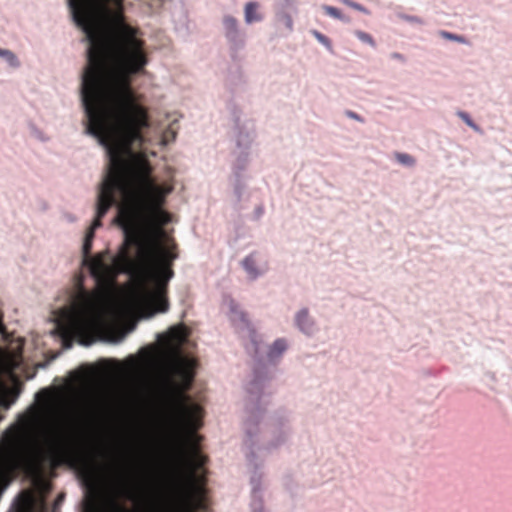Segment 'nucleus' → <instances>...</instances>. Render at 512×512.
<instances>
[{
    "mask_svg": "<svg viewBox=\"0 0 512 512\" xmlns=\"http://www.w3.org/2000/svg\"><path fill=\"white\" fill-rule=\"evenodd\" d=\"M89 41L88 68L83 76L82 97L88 116V133L95 136L109 156V169L98 196L96 219L89 231L100 226L114 202V190L122 193L119 212L129 201V210H140L148 225L162 229L169 218L160 206L169 189L155 186L148 178L143 155L130 145L140 141V129L148 126L147 113L129 86L131 75L147 61L135 30L127 24H77ZM117 222L122 226L120 213Z\"/></svg>",
    "mask_w": 512,
    "mask_h": 512,
    "instance_id": "obj_1",
    "label": "nucleus"
},
{
    "mask_svg": "<svg viewBox=\"0 0 512 512\" xmlns=\"http://www.w3.org/2000/svg\"><path fill=\"white\" fill-rule=\"evenodd\" d=\"M120 212L125 240L110 257L105 250L85 259L97 288L82 295L55 317L65 347L71 340L90 346L96 341L120 342L139 319H149L168 310L166 286L173 277L175 256L162 242L163 231L147 224L140 210Z\"/></svg>",
    "mask_w": 512,
    "mask_h": 512,
    "instance_id": "obj_2",
    "label": "nucleus"
},
{
    "mask_svg": "<svg viewBox=\"0 0 512 512\" xmlns=\"http://www.w3.org/2000/svg\"><path fill=\"white\" fill-rule=\"evenodd\" d=\"M185 338V327L175 325L158 336L156 346L141 351L139 359L131 358L123 363L105 362L102 365L104 373L125 380L134 378L144 368L156 371L157 384L167 397V415L175 421L181 433L178 440L163 439L164 462L158 477H167L174 471L188 473L190 467L182 461V453L184 457L200 462L196 469L202 465V460L193 447L185 449L186 437L200 425L199 407L185 404L181 395V391L191 383L195 367L192 358L184 357L178 352Z\"/></svg>",
    "mask_w": 512,
    "mask_h": 512,
    "instance_id": "obj_3",
    "label": "nucleus"
},
{
    "mask_svg": "<svg viewBox=\"0 0 512 512\" xmlns=\"http://www.w3.org/2000/svg\"><path fill=\"white\" fill-rule=\"evenodd\" d=\"M96 397H38L3 433L0 441V493L7 486V474L16 467L36 472L47 454L65 453L77 423L94 417Z\"/></svg>",
    "mask_w": 512,
    "mask_h": 512,
    "instance_id": "obj_4",
    "label": "nucleus"
},
{
    "mask_svg": "<svg viewBox=\"0 0 512 512\" xmlns=\"http://www.w3.org/2000/svg\"><path fill=\"white\" fill-rule=\"evenodd\" d=\"M182 461L190 467L186 474L174 471L167 477H158L146 497V512H192L191 495L195 488L194 471L199 461L184 457ZM87 512H97L91 509Z\"/></svg>",
    "mask_w": 512,
    "mask_h": 512,
    "instance_id": "obj_5",
    "label": "nucleus"
},
{
    "mask_svg": "<svg viewBox=\"0 0 512 512\" xmlns=\"http://www.w3.org/2000/svg\"><path fill=\"white\" fill-rule=\"evenodd\" d=\"M18 364L16 358L0 349V372H8ZM19 391L17 385L5 386L0 381V407L9 408L17 400Z\"/></svg>",
    "mask_w": 512,
    "mask_h": 512,
    "instance_id": "obj_6",
    "label": "nucleus"
},
{
    "mask_svg": "<svg viewBox=\"0 0 512 512\" xmlns=\"http://www.w3.org/2000/svg\"><path fill=\"white\" fill-rule=\"evenodd\" d=\"M111 488L117 495L125 496L129 499H135L136 493L129 481L122 478H114L111 480Z\"/></svg>",
    "mask_w": 512,
    "mask_h": 512,
    "instance_id": "obj_7",
    "label": "nucleus"
},
{
    "mask_svg": "<svg viewBox=\"0 0 512 512\" xmlns=\"http://www.w3.org/2000/svg\"><path fill=\"white\" fill-rule=\"evenodd\" d=\"M34 498L31 493H22L15 502V512H34L33 511Z\"/></svg>",
    "mask_w": 512,
    "mask_h": 512,
    "instance_id": "obj_8",
    "label": "nucleus"
},
{
    "mask_svg": "<svg viewBox=\"0 0 512 512\" xmlns=\"http://www.w3.org/2000/svg\"><path fill=\"white\" fill-rule=\"evenodd\" d=\"M244 14L245 22L247 24H251L252 22L259 21L261 19L257 12V4L255 2H249L245 5Z\"/></svg>",
    "mask_w": 512,
    "mask_h": 512,
    "instance_id": "obj_9",
    "label": "nucleus"
},
{
    "mask_svg": "<svg viewBox=\"0 0 512 512\" xmlns=\"http://www.w3.org/2000/svg\"><path fill=\"white\" fill-rule=\"evenodd\" d=\"M84 474L87 481L92 485L96 484L98 481L99 467L94 463H89L85 469Z\"/></svg>",
    "mask_w": 512,
    "mask_h": 512,
    "instance_id": "obj_10",
    "label": "nucleus"
},
{
    "mask_svg": "<svg viewBox=\"0 0 512 512\" xmlns=\"http://www.w3.org/2000/svg\"><path fill=\"white\" fill-rule=\"evenodd\" d=\"M297 324L303 331H308V317L306 311H301L297 315Z\"/></svg>",
    "mask_w": 512,
    "mask_h": 512,
    "instance_id": "obj_11",
    "label": "nucleus"
},
{
    "mask_svg": "<svg viewBox=\"0 0 512 512\" xmlns=\"http://www.w3.org/2000/svg\"><path fill=\"white\" fill-rule=\"evenodd\" d=\"M286 349V343L283 340H277L274 342L271 348V354L279 356Z\"/></svg>",
    "mask_w": 512,
    "mask_h": 512,
    "instance_id": "obj_12",
    "label": "nucleus"
},
{
    "mask_svg": "<svg viewBox=\"0 0 512 512\" xmlns=\"http://www.w3.org/2000/svg\"><path fill=\"white\" fill-rule=\"evenodd\" d=\"M123 448V453H118L117 451L114 452L115 457L120 460L128 459L131 456L133 450L132 447L127 443H123Z\"/></svg>",
    "mask_w": 512,
    "mask_h": 512,
    "instance_id": "obj_13",
    "label": "nucleus"
},
{
    "mask_svg": "<svg viewBox=\"0 0 512 512\" xmlns=\"http://www.w3.org/2000/svg\"><path fill=\"white\" fill-rule=\"evenodd\" d=\"M92 239H93V231H88V233L85 237L84 243H83V247H82L85 257L87 256V254L89 253V251L91 249Z\"/></svg>",
    "mask_w": 512,
    "mask_h": 512,
    "instance_id": "obj_14",
    "label": "nucleus"
},
{
    "mask_svg": "<svg viewBox=\"0 0 512 512\" xmlns=\"http://www.w3.org/2000/svg\"><path fill=\"white\" fill-rule=\"evenodd\" d=\"M245 270L251 277H255L258 275L257 270L254 268L252 259L248 258L243 263Z\"/></svg>",
    "mask_w": 512,
    "mask_h": 512,
    "instance_id": "obj_15",
    "label": "nucleus"
},
{
    "mask_svg": "<svg viewBox=\"0 0 512 512\" xmlns=\"http://www.w3.org/2000/svg\"><path fill=\"white\" fill-rule=\"evenodd\" d=\"M224 25H225V28L227 29V31L234 32L236 30V27H237V22H236V20L234 18L227 17L224 20Z\"/></svg>",
    "mask_w": 512,
    "mask_h": 512,
    "instance_id": "obj_16",
    "label": "nucleus"
},
{
    "mask_svg": "<svg viewBox=\"0 0 512 512\" xmlns=\"http://www.w3.org/2000/svg\"><path fill=\"white\" fill-rule=\"evenodd\" d=\"M324 10L332 17L334 18H337V19H343L341 14L339 13V11L336 9V8H333V7H330V6H325L324 7Z\"/></svg>",
    "mask_w": 512,
    "mask_h": 512,
    "instance_id": "obj_17",
    "label": "nucleus"
},
{
    "mask_svg": "<svg viewBox=\"0 0 512 512\" xmlns=\"http://www.w3.org/2000/svg\"><path fill=\"white\" fill-rule=\"evenodd\" d=\"M0 56L6 57V58H7V60H8L11 64H13V65L17 64L16 57H15L11 52H9V51H6V50H5V51H1V50H0Z\"/></svg>",
    "mask_w": 512,
    "mask_h": 512,
    "instance_id": "obj_18",
    "label": "nucleus"
},
{
    "mask_svg": "<svg viewBox=\"0 0 512 512\" xmlns=\"http://www.w3.org/2000/svg\"><path fill=\"white\" fill-rule=\"evenodd\" d=\"M314 36L315 38L320 42L322 43L324 46H326L327 48L330 49V43L329 41L323 36L321 35L319 32L315 31L314 33Z\"/></svg>",
    "mask_w": 512,
    "mask_h": 512,
    "instance_id": "obj_19",
    "label": "nucleus"
},
{
    "mask_svg": "<svg viewBox=\"0 0 512 512\" xmlns=\"http://www.w3.org/2000/svg\"><path fill=\"white\" fill-rule=\"evenodd\" d=\"M357 35H358L360 40H362V41H364V42H366V43H368V44H370L372 46L374 45V42H373L372 38L369 35H367L365 33H358Z\"/></svg>",
    "mask_w": 512,
    "mask_h": 512,
    "instance_id": "obj_20",
    "label": "nucleus"
},
{
    "mask_svg": "<svg viewBox=\"0 0 512 512\" xmlns=\"http://www.w3.org/2000/svg\"><path fill=\"white\" fill-rule=\"evenodd\" d=\"M398 160L402 164H411L413 162L412 159L408 155H399Z\"/></svg>",
    "mask_w": 512,
    "mask_h": 512,
    "instance_id": "obj_21",
    "label": "nucleus"
},
{
    "mask_svg": "<svg viewBox=\"0 0 512 512\" xmlns=\"http://www.w3.org/2000/svg\"><path fill=\"white\" fill-rule=\"evenodd\" d=\"M442 36H443V37H445V38H447V39L456 40V41H461V39H459V38H457V37H455V36H452V35H450V34H448V33H442Z\"/></svg>",
    "mask_w": 512,
    "mask_h": 512,
    "instance_id": "obj_22",
    "label": "nucleus"
},
{
    "mask_svg": "<svg viewBox=\"0 0 512 512\" xmlns=\"http://www.w3.org/2000/svg\"><path fill=\"white\" fill-rule=\"evenodd\" d=\"M344 3H346V4L350 5L351 7L355 8V9H357V10H359V11H364V9H363V8H361V7H360L359 5H357V4L349 3L348 1H344Z\"/></svg>",
    "mask_w": 512,
    "mask_h": 512,
    "instance_id": "obj_23",
    "label": "nucleus"
},
{
    "mask_svg": "<svg viewBox=\"0 0 512 512\" xmlns=\"http://www.w3.org/2000/svg\"><path fill=\"white\" fill-rule=\"evenodd\" d=\"M462 118L470 127L476 129V127L471 123L470 119L467 116L462 115Z\"/></svg>",
    "mask_w": 512,
    "mask_h": 512,
    "instance_id": "obj_24",
    "label": "nucleus"
},
{
    "mask_svg": "<svg viewBox=\"0 0 512 512\" xmlns=\"http://www.w3.org/2000/svg\"><path fill=\"white\" fill-rule=\"evenodd\" d=\"M114 510H115V512H129L128 510H126L120 506H115Z\"/></svg>",
    "mask_w": 512,
    "mask_h": 512,
    "instance_id": "obj_25",
    "label": "nucleus"
},
{
    "mask_svg": "<svg viewBox=\"0 0 512 512\" xmlns=\"http://www.w3.org/2000/svg\"><path fill=\"white\" fill-rule=\"evenodd\" d=\"M349 116L355 119L357 118L354 114H349Z\"/></svg>",
    "mask_w": 512,
    "mask_h": 512,
    "instance_id": "obj_26",
    "label": "nucleus"
}]
</instances>
